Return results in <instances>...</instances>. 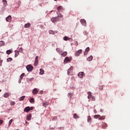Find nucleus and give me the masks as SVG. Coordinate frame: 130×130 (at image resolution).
Listing matches in <instances>:
<instances>
[{"label": "nucleus", "instance_id": "nucleus-1", "mask_svg": "<svg viewBox=\"0 0 130 130\" xmlns=\"http://www.w3.org/2000/svg\"><path fill=\"white\" fill-rule=\"evenodd\" d=\"M26 68L27 72H32L34 69V67H33V66H32L31 64H28L26 66Z\"/></svg>", "mask_w": 130, "mask_h": 130}, {"label": "nucleus", "instance_id": "nucleus-2", "mask_svg": "<svg viewBox=\"0 0 130 130\" xmlns=\"http://www.w3.org/2000/svg\"><path fill=\"white\" fill-rule=\"evenodd\" d=\"M80 22L81 23L82 25H83V26H86L87 25V22L85 19H81Z\"/></svg>", "mask_w": 130, "mask_h": 130}, {"label": "nucleus", "instance_id": "nucleus-3", "mask_svg": "<svg viewBox=\"0 0 130 130\" xmlns=\"http://www.w3.org/2000/svg\"><path fill=\"white\" fill-rule=\"evenodd\" d=\"M72 60V59L69 58V57H66L64 60V63H68V62H70Z\"/></svg>", "mask_w": 130, "mask_h": 130}, {"label": "nucleus", "instance_id": "nucleus-4", "mask_svg": "<svg viewBox=\"0 0 130 130\" xmlns=\"http://www.w3.org/2000/svg\"><path fill=\"white\" fill-rule=\"evenodd\" d=\"M82 51H83V50L82 49H80L78 51H77L75 53L76 56H79V55H80V54L82 53Z\"/></svg>", "mask_w": 130, "mask_h": 130}, {"label": "nucleus", "instance_id": "nucleus-5", "mask_svg": "<svg viewBox=\"0 0 130 130\" xmlns=\"http://www.w3.org/2000/svg\"><path fill=\"white\" fill-rule=\"evenodd\" d=\"M38 61H39L38 56H37L35 58V62L34 64L35 67H37V66L38 65Z\"/></svg>", "mask_w": 130, "mask_h": 130}, {"label": "nucleus", "instance_id": "nucleus-6", "mask_svg": "<svg viewBox=\"0 0 130 130\" xmlns=\"http://www.w3.org/2000/svg\"><path fill=\"white\" fill-rule=\"evenodd\" d=\"M6 20L7 22H11V21H12V16L9 15L6 18Z\"/></svg>", "mask_w": 130, "mask_h": 130}, {"label": "nucleus", "instance_id": "nucleus-7", "mask_svg": "<svg viewBox=\"0 0 130 130\" xmlns=\"http://www.w3.org/2000/svg\"><path fill=\"white\" fill-rule=\"evenodd\" d=\"M24 76H25V73H22L20 76V79L19 80L18 82L20 83H21V81H22V80H23V77H24Z\"/></svg>", "mask_w": 130, "mask_h": 130}, {"label": "nucleus", "instance_id": "nucleus-8", "mask_svg": "<svg viewBox=\"0 0 130 130\" xmlns=\"http://www.w3.org/2000/svg\"><path fill=\"white\" fill-rule=\"evenodd\" d=\"M30 110H31V108H30V107H27L24 109V112L28 113L29 112V111H30Z\"/></svg>", "mask_w": 130, "mask_h": 130}, {"label": "nucleus", "instance_id": "nucleus-9", "mask_svg": "<svg viewBox=\"0 0 130 130\" xmlns=\"http://www.w3.org/2000/svg\"><path fill=\"white\" fill-rule=\"evenodd\" d=\"M56 14L58 15L57 16V18H62L63 17V16H62V14L59 13V11H57Z\"/></svg>", "mask_w": 130, "mask_h": 130}, {"label": "nucleus", "instance_id": "nucleus-10", "mask_svg": "<svg viewBox=\"0 0 130 130\" xmlns=\"http://www.w3.org/2000/svg\"><path fill=\"white\" fill-rule=\"evenodd\" d=\"M90 50V48L89 47H87L86 48L85 51L84 52V55H87V54H88V52H89Z\"/></svg>", "mask_w": 130, "mask_h": 130}, {"label": "nucleus", "instance_id": "nucleus-11", "mask_svg": "<svg viewBox=\"0 0 130 130\" xmlns=\"http://www.w3.org/2000/svg\"><path fill=\"white\" fill-rule=\"evenodd\" d=\"M38 93V89L37 88H35L32 90V93L34 94V95H36V94H37Z\"/></svg>", "mask_w": 130, "mask_h": 130}, {"label": "nucleus", "instance_id": "nucleus-12", "mask_svg": "<svg viewBox=\"0 0 130 130\" xmlns=\"http://www.w3.org/2000/svg\"><path fill=\"white\" fill-rule=\"evenodd\" d=\"M51 21L52 22V23H55V22H56V20H57V17H53L51 18Z\"/></svg>", "mask_w": 130, "mask_h": 130}, {"label": "nucleus", "instance_id": "nucleus-13", "mask_svg": "<svg viewBox=\"0 0 130 130\" xmlns=\"http://www.w3.org/2000/svg\"><path fill=\"white\" fill-rule=\"evenodd\" d=\"M84 75H85V73L84 72H80L78 76V77H79V78H83V76H84Z\"/></svg>", "mask_w": 130, "mask_h": 130}, {"label": "nucleus", "instance_id": "nucleus-14", "mask_svg": "<svg viewBox=\"0 0 130 130\" xmlns=\"http://www.w3.org/2000/svg\"><path fill=\"white\" fill-rule=\"evenodd\" d=\"M49 105V102H44L43 103V106L44 107H47V106Z\"/></svg>", "mask_w": 130, "mask_h": 130}, {"label": "nucleus", "instance_id": "nucleus-15", "mask_svg": "<svg viewBox=\"0 0 130 130\" xmlns=\"http://www.w3.org/2000/svg\"><path fill=\"white\" fill-rule=\"evenodd\" d=\"M88 94V99H91V98H92V93H91V92L88 91L87 92Z\"/></svg>", "mask_w": 130, "mask_h": 130}, {"label": "nucleus", "instance_id": "nucleus-16", "mask_svg": "<svg viewBox=\"0 0 130 130\" xmlns=\"http://www.w3.org/2000/svg\"><path fill=\"white\" fill-rule=\"evenodd\" d=\"M31 117H32V115L31 114H29L28 116L26 117L27 120H31Z\"/></svg>", "mask_w": 130, "mask_h": 130}, {"label": "nucleus", "instance_id": "nucleus-17", "mask_svg": "<svg viewBox=\"0 0 130 130\" xmlns=\"http://www.w3.org/2000/svg\"><path fill=\"white\" fill-rule=\"evenodd\" d=\"M56 50L57 52L59 53V54H61V53H62V51H61V50H60V49H59L58 48H56Z\"/></svg>", "mask_w": 130, "mask_h": 130}, {"label": "nucleus", "instance_id": "nucleus-18", "mask_svg": "<svg viewBox=\"0 0 130 130\" xmlns=\"http://www.w3.org/2000/svg\"><path fill=\"white\" fill-rule=\"evenodd\" d=\"M61 55H62V56H63V57H64V56H67V55H68V52L65 51L62 53H61Z\"/></svg>", "mask_w": 130, "mask_h": 130}, {"label": "nucleus", "instance_id": "nucleus-19", "mask_svg": "<svg viewBox=\"0 0 130 130\" xmlns=\"http://www.w3.org/2000/svg\"><path fill=\"white\" fill-rule=\"evenodd\" d=\"M102 127V128H106L107 127V124L106 123H103Z\"/></svg>", "mask_w": 130, "mask_h": 130}, {"label": "nucleus", "instance_id": "nucleus-20", "mask_svg": "<svg viewBox=\"0 0 130 130\" xmlns=\"http://www.w3.org/2000/svg\"><path fill=\"white\" fill-rule=\"evenodd\" d=\"M4 7H7L8 6V2L6 0H3V1Z\"/></svg>", "mask_w": 130, "mask_h": 130}, {"label": "nucleus", "instance_id": "nucleus-21", "mask_svg": "<svg viewBox=\"0 0 130 130\" xmlns=\"http://www.w3.org/2000/svg\"><path fill=\"white\" fill-rule=\"evenodd\" d=\"M93 59V56H90L87 58L88 61H91Z\"/></svg>", "mask_w": 130, "mask_h": 130}, {"label": "nucleus", "instance_id": "nucleus-22", "mask_svg": "<svg viewBox=\"0 0 130 130\" xmlns=\"http://www.w3.org/2000/svg\"><path fill=\"white\" fill-rule=\"evenodd\" d=\"M25 98H26V96L23 95L19 99V101H24Z\"/></svg>", "mask_w": 130, "mask_h": 130}, {"label": "nucleus", "instance_id": "nucleus-23", "mask_svg": "<svg viewBox=\"0 0 130 130\" xmlns=\"http://www.w3.org/2000/svg\"><path fill=\"white\" fill-rule=\"evenodd\" d=\"M57 11H62V10H63V8L62 7V6H59L57 8Z\"/></svg>", "mask_w": 130, "mask_h": 130}, {"label": "nucleus", "instance_id": "nucleus-24", "mask_svg": "<svg viewBox=\"0 0 130 130\" xmlns=\"http://www.w3.org/2000/svg\"><path fill=\"white\" fill-rule=\"evenodd\" d=\"M31 26L30 23H26L24 25V28H29V27Z\"/></svg>", "mask_w": 130, "mask_h": 130}, {"label": "nucleus", "instance_id": "nucleus-25", "mask_svg": "<svg viewBox=\"0 0 130 130\" xmlns=\"http://www.w3.org/2000/svg\"><path fill=\"white\" fill-rule=\"evenodd\" d=\"M43 74H44V70L41 69L40 70V75H43Z\"/></svg>", "mask_w": 130, "mask_h": 130}, {"label": "nucleus", "instance_id": "nucleus-26", "mask_svg": "<svg viewBox=\"0 0 130 130\" xmlns=\"http://www.w3.org/2000/svg\"><path fill=\"white\" fill-rule=\"evenodd\" d=\"M29 102L32 104L34 103V102H35V100H34V98L30 99L29 100Z\"/></svg>", "mask_w": 130, "mask_h": 130}, {"label": "nucleus", "instance_id": "nucleus-27", "mask_svg": "<svg viewBox=\"0 0 130 130\" xmlns=\"http://www.w3.org/2000/svg\"><path fill=\"white\" fill-rule=\"evenodd\" d=\"M9 96H10V94H9L8 93H5L4 94V97L5 98H8V97H9Z\"/></svg>", "mask_w": 130, "mask_h": 130}, {"label": "nucleus", "instance_id": "nucleus-28", "mask_svg": "<svg viewBox=\"0 0 130 130\" xmlns=\"http://www.w3.org/2000/svg\"><path fill=\"white\" fill-rule=\"evenodd\" d=\"M12 122H13V119H11L9 122L8 126L10 127L11 126V125L12 124Z\"/></svg>", "mask_w": 130, "mask_h": 130}, {"label": "nucleus", "instance_id": "nucleus-29", "mask_svg": "<svg viewBox=\"0 0 130 130\" xmlns=\"http://www.w3.org/2000/svg\"><path fill=\"white\" fill-rule=\"evenodd\" d=\"M73 117L74 118H75V119L79 118V116H78L77 114H74L73 115Z\"/></svg>", "mask_w": 130, "mask_h": 130}, {"label": "nucleus", "instance_id": "nucleus-30", "mask_svg": "<svg viewBox=\"0 0 130 130\" xmlns=\"http://www.w3.org/2000/svg\"><path fill=\"white\" fill-rule=\"evenodd\" d=\"M6 53H7V54H11V53H12V50H8L6 51Z\"/></svg>", "mask_w": 130, "mask_h": 130}, {"label": "nucleus", "instance_id": "nucleus-31", "mask_svg": "<svg viewBox=\"0 0 130 130\" xmlns=\"http://www.w3.org/2000/svg\"><path fill=\"white\" fill-rule=\"evenodd\" d=\"M18 54H19V51H15V57H17V56H18Z\"/></svg>", "mask_w": 130, "mask_h": 130}, {"label": "nucleus", "instance_id": "nucleus-32", "mask_svg": "<svg viewBox=\"0 0 130 130\" xmlns=\"http://www.w3.org/2000/svg\"><path fill=\"white\" fill-rule=\"evenodd\" d=\"M12 60H13V58H8L7 59V62H9V61H12Z\"/></svg>", "mask_w": 130, "mask_h": 130}, {"label": "nucleus", "instance_id": "nucleus-33", "mask_svg": "<svg viewBox=\"0 0 130 130\" xmlns=\"http://www.w3.org/2000/svg\"><path fill=\"white\" fill-rule=\"evenodd\" d=\"M91 117H90V116H89L87 118L88 122H91Z\"/></svg>", "mask_w": 130, "mask_h": 130}, {"label": "nucleus", "instance_id": "nucleus-34", "mask_svg": "<svg viewBox=\"0 0 130 130\" xmlns=\"http://www.w3.org/2000/svg\"><path fill=\"white\" fill-rule=\"evenodd\" d=\"M69 37L66 36L63 38V40H64L65 41H67L68 40H69Z\"/></svg>", "mask_w": 130, "mask_h": 130}, {"label": "nucleus", "instance_id": "nucleus-35", "mask_svg": "<svg viewBox=\"0 0 130 130\" xmlns=\"http://www.w3.org/2000/svg\"><path fill=\"white\" fill-rule=\"evenodd\" d=\"M99 117H100V115H95L94 116V118L97 119V118H98Z\"/></svg>", "mask_w": 130, "mask_h": 130}, {"label": "nucleus", "instance_id": "nucleus-36", "mask_svg": "<svg viewBox=\"0 0 130 130\" xmlns=\"http://www.w3.org/2000/svg\"><path fill=\"white\" fill-rule=\"evenodd\" d=\"M105 118V117L102 116V117H100L99 119V120H102L104 119Z\"/></svg>", "mask_w": 130, "mask_h": 130}, {"label": "nucleus", "instance_id": "nucleus-37", "mask_svg": "<svg viewBox=\"0 0 130 130\" xmlns=\"http://www.w3.org/2000/svg\"><path fill=\"white\" fill-rule=\"evenodd\" d=\"M49 34H52V35L54 34V32L53 31V30H49Z\"/></svg>", "mask_w": 130, "mask_h": 130}, {"label": "nucleus", "instance_id": "nucleus-38", "mask_svg": "<svg viewBox=\"0 0 130 130\" xmlns=\"http://www.w3.org/2000/svg\"><path fill=\"white\" fill-rule=\"evenodd\" d=\"M15 102H11V105L12 106L15 105Z\"/></svg>", "mask_w": 130, "mask_h": 130}, {"label": "nucleus", "instance_id": "nucleus-39", "mask_svg": "<svg viewBox=\"0 0 130 130\" xmlns=\"http://www.w3.org/2000/svg\"><path fill=\"white\" fill-rule=\"evenodd\" d=\"M91 100H92V101H95V100H96V99H95V97L92 96Z\"/></svg>", "mask_w": 130, "mask_h": 130}, {"label": "nucleus", "instance_id": "nucleus-40", "mask_svg": "<svg viewBox=\"0 0 130 130\" xmlns=\"http://www.w3.org/2000/svg\"><path fill=\"white\" fill-rule=\"evenodd\" d=\"M99 89L101 90H103V86L102 85L100 86L99 87Z\"/></svg>", "mask_w": 130, "mask_h": 130}, {"label": "nucleus", "instance_id": "nucleus-41", "mask_svg": "<svg viewBox=\"0 0 130 130\" xmlns=\"http://www.w3.org/2000/svg\"><path fill=\"white\" fill-rule=\"evenodd\" d=\"M71 72H72L71 70H68V75H70V74H71Z\"/></svg>", "mask_w": 130, "mask_h": 130}, {"label": "nucleus", "instance_id": "nucleus-42", "mask_svg": "<svg viewBox=\"0 0 130 130\" xmlns=\"http://www.w3.org/2000/svg\"><path fill=\"white\" fill-rule=\"evenodd\" d=\"M73 66H71V67H70V69H69V70L72 71H73Z\"/></svg>", "mask_w": 130, "mask_h": 130}, {"label": "nucleus", "instance_id": "nucleus-43", "mask_svg": "<svg viewBox=\"0 0 130 130\" xmlns=\"http://www.w3.org/2000/svg\"><path fill=\"white\" fill-rule=\"evenodd\" d=\"M73 66H71V67H70V69H69V70L72 71H73Z\"/></svg>", "mask_w": 130, "mask_h": 130}, {"label": "nucleus", "instance_id": "nucleus-44", "mask_svg": "<svg viewBox=\"0 0 130 130\" xmlns=\"http://www.w3.org/2000/svg\"><path fill=\"white\" fill-rule=\"evenodd\" d=\"M4 121L3 120H0V124H3Z\"/></svg>", "mask_w": 130, "mask_h": 130}, {"label": "nucleus", "instance_id": "nucleus-45", "mask_svg": "<svg viewBox=\"0 0 130 130\" xmlns=\"http://www.w3.org/2000/svg\"><path fill=\"white\" fill-rule=\"evenodd\" d=\"M3 62V60L0 61V67H2V63Z\"/></svg>", "mask_w": 130, "mask_h": 130}, {"label": "nucleus", "instance_id": "nucleus-46", "mask_svg": "<svg viewBox=\"0 0 130 130\" xmlns=\"http://www.w3.org/2000/svg\"><path fill=\"white\" fill-rule=\"evenodd\" d=\"M30 108V110H33V107H31Z\"/></svg>", "mask_w": 130, "mask_h": 130}, {"label": "nucleus", "instance_id": "nucleus-47", "mask_svg": "<svg viewBox=\"0 0 130 130\" xmlns=\"http://www.w3.org/2000/svg\"><path fill=\"white\" fill-rule=\"evenodd\" d=\"M50 129H53V127L50 128Z\"/></svg>", "mask_w": 130, "mask_h": 130}, {"label": "nucleus", "instance_id": "nucleus-48", "mask_svg": "<svg viewBox=\"0 0 130 130\" xmlns=\"http://www.w3.org/2000/svg\"><path fill=\"white\" fill-rule=\"evenodd\" d=\"M25 123H28V122H27V121H26Z\"/></svg>", "mask_w": 130, "mask_h": 130}, {"label": "nucleus", "instance_id": "nucleus-49", "mask_svg": "<svg viewBox=\"0 0 130 130\" xmlns=\"http://www.w3.org/2000/svg\"><path fill=\"white\" fill-rule=\"evenodd\" d=\"M2 92V89H0V92Z\"/></svg>", "mask_w": 130, "mask_h": 130}, {"label": "nucleus", "instance_id": "nucleus-50", "mask_svg": "<svg viewBox=\"0 0 130 130\" xmlns=\"http://www.w3.org/2000/svg\"><path fill=\"white\" fill-rule=\"evenodd\" d=\"M54 1H55V2H56L57 0H54Z\"/></svg>", "mask_w": 130, "mask_h": 130}, {"label": "nucleus", "instance_id": "nucleus-51", "mask_svg": "<svg viewBox=\"0 0 130 130\" xmlns=\"http://www.w3.org/2000/svg\"><path fill=\"white\" fill-rule=\"evenodd\" d=\"M105 38V37H104V39Z\"/></svg>", "mask_w": 130, "mask_h": 130}]
</instances>
